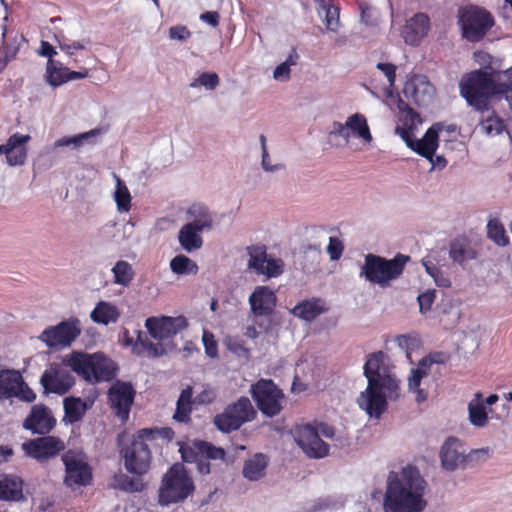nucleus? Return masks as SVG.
Masks as SVG:
<instances>
[{
    "label": "nucleus",
    "instance_id": "17",
    "mask_svg": "<svg viewBox=\"0 0 512 512\" xmlns=\"http://www.w3.org/2000/svg\"><path fill=\"white\" fill-rule=\"evenodd\" d=\"M248 267L259 275L276 278L283 274L285 264L281 258L268 255L264 246L248 248Z\"/></svg>",
    "mask_w": 512,
    "mask_h": 512
},
{
    "label": "nucleus",
    "instance_id": "62",
    "mask_svg": "<svg viewBox=\"0 0 512 512\" xmlns=\"http://www.w3.org/2000/svg\"><path fill=\"white\" fill-rule=\"evenodd\" d=\"M169 36L171 39L184 41L191 36V32L185 26H173L169 29Z\"/></svg>",
    "mask_w": 512,
    "mask_h": 512
},
{
    "label": "nucleus",
    "instance_id": "40",
    "mask_svg": "<svg viewBox=\"0 0 512 512\" xmlns=\"http://www.w3.org/2000/svg\"><path fill=\"white\" fill-rule=\"evenodd\" d=\"M493 87V96L506 94L512 90V67L489 74Z\"/></svg>",
    "mask_w": 512,
    "mask_h": 512
},
{
    "label": "nucleus",
    "instance_id": "24",
    "mask_svg": "<svg viewBox=\"0 0 512 512\" xmlns=\"http://www.w3.org/2000/svg\"><path fill=\"white\" fill-rule=\"evenodd\" d=\"M430 19L425 13H417L408 19L401 31L404 42L417 46L428 35Z\"/></svg>",
    "mask_w": 512,
    "mask_h": 512
},
{
    "label": "nucleus",
    "instance_id": "56",
    "mask_svg": "<svg viewBox=\"0 0 512 512\" xmlns=\"http://www.w3.org/2000/svg\"><path fill=\"white\" fill-rule=\"evenodd\" d=\"M14 397L21 401L32 403L36 399V394L22 379V383L19 385V388L16 389Z\"/></svg>",
    "mask_w": 512,
    "mask_h": 512
},
{
    "label": "nucleus",
    "instance_id": "61",
    "mask_svg": "<svg viewBox=\"0 0 512 512\" xmlns=\"http://www.w3.org/2000/svg\"><path fill=\"white\" fill-rule=\"evenodd\" d=\"M377 68L386 76L389 86L392 87L396 78V66L391 63H378Z\"/></svg>",
    "mask_w": 512,
    "mask_h": 512
},
{
    "label": "nucleus",
    "instance_id": "52",
    "mask_svg": "<svg viewBox=\"0 0 512 512\" xmlns=\"http://www.w3.org/2000/svg\"><path fill=\"white\" fill-rule=\"evenodd\" d=\"M219 84V77L216 73H202L192 83V87L203 86L208 90H213Z\"/></svg>",
    "mask_w": 512,
    "mask_h": 512
},
{
    "label": "nucleus",
    "instance_id": "3",
    "mask_svg": "<svg viewBox=\"0 0 512 512\" xmlns=\"http://www.w3.org/2000/svg\"><path fill=\"white\" fill-rule=\"evenodd\" d=\"M146 437H139V430L133 436L131 442L120 450L123 465L129 476L124 473L115 474L113 485L115 488L125 492H141L145 488L143 476L151 467L152 453L147 444Z\"/></svg>",
    "mask_w": 512,
    "mask_h": 512
},
{
    "label": "nucleus",
    "instance_id": "14",
    "mask_svg": "<svg viewBox=\"0 0 512 512\" xmlns=\"http://www.w3.org/2000/svg\"><path fill=\"white\" fill-rule=\"evenodd\" d=\"M251 392L259 410L264 415L273 417L281 411V401L284 395L272 380H259L252 385Z\"/></svg>",
    "mask_w": 512,
    "mask_h": 512
},
{
    "label": "nucleus",
    "instance_id": "53",
    "mask_svg": "<svg viewBox=\"0 0 512 512\" xmlns=\"http://www.w3.org/2000/svg\"><path fill=\"white\" fill-rule=\"evenodd\" d=\"M138 341L143 349L147 351L149 357H160L166 353V349L162 343H153L147 338L142 339L140 332L138 334Z\"/></svg>",
    "mask_w": 512,
    "mask_h": 512
},
{
    "label": "nucleus",
    "instance_id": "8",
    "mask_svg": "<svg viewBox=\"0 0 512 512\" xmlns=\"http://www.w3.org/2000/svg\"><path fill=\"white\" fill-rule=\"evenodd\" d=\"M179 452L186 463H194L197 471L206 475L212 471L214 462L224 460V448L210 442L195 439L191 443H181Z\"/></svg>",
    "mask_w": 512,
    "mask_h": 512
},
{
    "label": "nucleus",
    "instance_id": "12",
    "mask_svg": "<svg viewBox=\"0 0 512 512\" xmlns=\"http://www.w3.org/2000/svg\"><path fill=\"white\" fill-rule=\"evenodd\" d=\"M331 134L341 137L346 144H350L352 139H357L364 146H369L373 141L368 121L361 113L350 115L344 123L334 122Z\"/></svg>",
    "mask_w": 512,
    "mask_h": 512
},
{
    "label": "nucleus",
    "instance_id": "15",
    "mask_svg": "<svg viewBox=\"0 0 512 512\" xmlns=\"http://www.w3.org/2000/svg\"><path fill=\"white\" fill-rule=\"evenodd\" d=\"M21 448L27 457L43 463L59 455L66 445L59 437L47 434L23 442Z\"/></svg>",
    "mask_w": 512,
    "mask_h": 512
},
{
    "label": "nucleus",
    "instance_id": "4",
    "mask_svg": "<svg viewBox=\"0 0 512 512\" xmlns=\"http://www.w3.org/2000/svg\"><path fill=\"white\" fill-rule=\"evenodd\" d=\"M403 114L406 122L403 126L396 127V134L403 139L410 149L427 158L432 167H445L446 160L442 156L434 158L435 151L438 148L439 133L443 130L444 125L441 123L434 124L421 139H416L414 138L413 129L416 123L419 122L418 114L411 108H407Z\"/></svg>",
    "mask_w": 512,
    "mask_h": 512
},
{
    "label": "nucleus",
    "instance_id": "26",
    "mask_svg": "<svg viewBox=\"0 0 512 512\" xmlns=\"http://www.w3.org/2000/svg\"><path fill=\"white\" fill-rule=\"evenodd\" d=\"M256 414L250 400L240 398L236 403L226 408V433L238 429L243 423L251 421Z\"/></svg>",
    "mask_w": 512,
    "mask_h": 512
},
{
    "label": "nucleus",
    "instance_id": "31",
    "mask_svg": "<svg viewBox=\"0 0 512 512\" xmlns=\"http://www.w3.org/2000/svg\"><path fill=\"white\" fill-rule=\"evenodd\" d=\"M0 499L20 501L23 499V481L13 475L0 476Z\"/></svg>",
    "mask_w": 512,
    "mask_h": 512
},
{
    "label": "nucleus",
    "instance_id": "2",
    "mask_svg": "<svg viewBox=\"0 0 512 512\" xmlns=\"http://www.w3.org/2000/svg\"><path fill=\"white\" fill-rule=\"evenodd\" d=\"M427 487L425 479L412 466L391 474L383 496V512H424L428 505Z\"/></svg>",
    "mask_w": 512,
    "mask_h": 512
},
{
    "label": "nucleus",
    "instance_id": "35",
    "mask_svg": "<svg viewBox=\"0 0 512 512\" xmlns=\"http://www.w3.org/2000/svg\"><path fill=\"white\" fill-rule=\"evenodd\" d=\"M22 383V375L15 370L0 371V400L13 398L15 391Z\"/></svg>",
    "mask_w": 512,
    "mask_h": 512
},
{
    "label": "nucleus",
    "instance_id": "23",
    "mask_svg": "<svg viewBox=\"0 0 512 512\" xmlns=\"http://www.w3.org/2000/svg\"><path fill=\"white\" fill-rule=\"evenodd\" d=\"M440 459L442 467L447 471H454L464 466L468 461V455L465 454L462 442L455 438L449 437L441 447Z\"/></svg>",
    "mask_w": 512,
    "mask_h": 512
},
{
    "label": "nucleus",
    "instance_id": "63",
    "mask_svg": "<svg viewBox=\"0 0 512 512\" xmlns=\"http://www.w3.org/2000/svg\"><path fill=\"white\" fill-rule=\"evenodd\" d=\"M64 72L67 73V77L62 79L58 78L55 82L56 84H63L70 80L84 79L88 76V70L85 68L80 71H71L67 68Z\"/></svg>",
    "mask_w": 512,
    "mask_h": 512
},
{
    "label": "nucleus",
    "instance_id": "7",
    "mask_svg": "<svg viewBox=\"0 0 512 512\" xmlns=\"http://www.w3.org/2000/svg\"><path fill=\"white\" fill-rule=\"evenodd\" d=\"M194 491V484L181 464H174L163 477L159 489V503L168 505L181 502Z\"/></svg>",
    "mask_w": 512,
    "mask_h": 512
},
{
    "label": "nucleus",
    "instance_id": "34",
    "mask_svg": "<svg viewBox=\"0 0 512 512\" xmlns=\"http://www.w3.org/2000/svg\"><path fill=\"white\" fill-rule=\"evenodd\" d=\"M63 408L64 420L74 424L82 420L89 407L80 397L69 396L64 398Z\"/></svg>",
    "mask_w": 512,
    "mask_h": 512
},
{
    "label": "nucleus",
    "instance_id": "32",
    "mask_svg": "<svg viewBox=\"0 0 512 512\" xmlns=\"http://www.w3.org/2000/svg\"><path fill=\"white\" fill-rule=\"evenodd\" d=\"M194 404L196 403L193 400V389L191 386H187L181 391L176 402L173 419L179 423L189 424L191 422V412Z\"/></svg>",
    "mask_w": 512,
    "mask_h": 512
},
{
    "label": "nucleus",
    "instance_id": "36",
    "mask_svg": "<svg viewBox=\"0 0 512 512\" xmlns=\"http://www.w3.org/2000/svg\"><path fill=\"white\" fill-rule=\"evenodd\" d=\"M90 317L93 322L103 325L115 323L120 317V311L117 306L106 302L99 301L92 310Z\"/></svg>",
    "mask_w": 512,
    "mask_h": 512
},
{
    "label": "nucleus",
    "instance_id": "25",
    "mask_svg": "<svg viewBox=\"0 0 512 512\" xmlns=\"http://www.w3.org/2000/svg\"><path fill=\"white\" fill-rule=\"evenodd\" d=\"M403 93L419 105H426L434 95V87L424 75H414L404 85Z\"/></svg>",
    "mask_w": 512,
    "mask_h": 512
},
{
    "label": "nucleus",
    "instance_id": "27",
    "mask_svg": "<svg viewBox=\"0 0 512 512\" xmlns=\"http://www.w3.org/2000/svg\"><path fill=\"white\" fill-rule=\"evenodd\" d=\"M29 140V135L15 133L8 138L6 144L0 145V154L6 155L9 165H22L27 157V148L25 145Z\"/></svg>",
    "mask_w": 512,
    "mask_h": 512
},
{
    "label": "nucleus",
    "instance_id": "45",
    "mask_svg": "<svg viewBox=\"0 0 512 512\" xmlns=\"http://www.w3.org/2000/svg\"><path fill=\"white\" fill-rule=\"evenodd\" d=\"M114 199L117 209L120 212H129L131 209V195L126 184L120 179L116 178V189L114 192Z\"/></svg>",
    "mask_w": 512,
    "mask_h": 512
},
{
    "label": "nucleus",
    "instance_id": "19",
    "mask_svg": "<svg viewBox=\"0 0 512 512\" xmlns=\"http://www.w3.org/2000/svg\"><path fill=\"white\" fill-rule=\"evenodd\" d=\"M294 438L297 445L310 458H324L329 454V445L320 438L319 432L311 425L297 427Z\"/></svg>",
    "mask_w": 512,
    "mask_h": 512
},
{
    "label": "nucleus",
    "instance_id": "60",
    "mask_svg": "<svg viewBox=\"0 0 512 512\" xmlns=\"http://www.w3.org/2000/svg\"><path fill=\"white\" fill-rule=\"evenodd\" d=\"M203 344L205 347V352L209 357H215L217 355V343L214 340L213 334L204 331Z\"/></svg>",
    "mask_w": 512,
    "mask_h": 512
},
{
    "label": "nucleus",
    "instance_id": "6",
    "mask_svg": "<svg viewBox=\"0 0 512 512\" xmlns=\"http://www.w3.org/2000/svg\"><path fill=\"white\" fill-rule=\"evenodd\" d=\"M407 261L408 257L404 255H397L391 260H386L380 256L367 254L361 267L360 277L381 287H387L391 281L401 275Z\"/></svg>",
    "mask_w": 512,
    "mask_h": 512
},
{
    "label": "nucleus",
    "instance_id": "22",
    "mask_svg": "<svg viewBox=\"0 0 512 512\" xmlns=\"http://www.w3.org/2000/svg\"><path fill=\"white\" fill-rule=\"evenodd\" d=\"M40 383L45 392L64 395L74 386L75 379L68 370L51 365L43 372Z\"/></svg>",
    "mask_w": 512,
    "mask_h": 512
},
{
    "label": "nucleus",
    "instance_id": "29",
    "mask_svg": "<svg viewBox=\"0 0 512 512\" xmlns=\"http://www.w3.org/2000/svg\"><path fill=\"white\" fill-rule=\"evenodd\" d=\"M250 306L255 315L263 316L272 312L275 303V293L266 286H258L249 298Z\"/></svg>",
    "mask_w": 512,
    "mask_h": 512
},
{
    "label": "nucleus",
    "instance_id": "50",
    "mask_svg": "<svg viewBox=\"0 0 512 512\" xmlns=\"http://www.w3.org/2000/svg\"><path fill=\"white\" fill-rule=\"evenodd\" d=\"M175 433L170 427L163 428H143L139 430V437H146L148 441L155 440L157 438H163L168 442L172 441Z\"/></svg>",
    "mask_w": 512,
    "mask_h": 512
},
{
    "label": "nucleus",
    "instance_id": "46",
    "mask_svg": "<svg viewBox=\"0 0 512 512\" xmlns=\"http://www.w3.org/2000/svg\"><path fill=\"white\" fill-rule=\"evenodd\" d=\"M112 272L114 274V282L123 286L129 285L134 276L132 266L122 260L115 264Z\"/></svg>",
    "mask_w": 512,
    "mask_h": 512
},
{
    "label": "nucleus",
    "instance_id": "16",
    "mask_svg": "<svg viewBox=\"0 0 512 512\" xmlns=\"http://www.w3.org/2000/svg\"><path fill=\"white\" fill-rule=\"evenodd\" d=\"M136 391L129 382L117 380L108 390V404L121 422L125 423L129 419L131 406L134 403Z\"/></svg>",
    "mask_w": 512,
    "mask_h": 512
},
{
    "label": "nucleus",
    "instance_id": "18",
    "mask_svg": "<svg viewBox=\"0 0 512 512\" xmlns=\"http://www.w3.org/2000/svg\"><path fill=\"white\" fill-rule=\"evenodd\" d=\"M188 326L184 316L149 317L145 321V327L150 336L158 341L172 339Z\"/></svg>",
    "mask_w": 512,
    "mask_h": 512
},
{
    "label": "nucleus",
    "instance_id": "43",
    "mask_svg": "<svg viewBox=\"0 0 512 512\" xmlns=\"http://www.w3.org/2000/svg\"><path fill=\"white\" fill-rule=\"evenodd\" d=\"M321 7L319 15L324 17L326 28L329 31H336L339 25V10L337 7L331 5L330 0H320Z\"/></svg>",
    "mask_w": 512,
    "mask_h": 512
},
{
    "label": "nucleus",
    "instance_id": "44",
    "mask_svg": "<svg viewBox=\"0 0 512 512\" xmlns=\"http://www.w3.org/2000/svg\"><path fill=\"white\" fill-rule=\"evenodd\" d=\"M449 255L450 258L457 263H463L475 257L474 251L469 248L464 239H456L451 243Z\"/></svg>",
    "mask_w": 512,
    "mask_h": 512
},
{
    "label": "nucleus",
    "instance_id": "33",
    "mask_svg": "<svg viewBox=\"0 0 512 512\" xmlns=\"http://www.w3.org/2000/svg\"><path fill=\"white\" fill-rule=\"evenodd\" d=\"M269 459L262 453H257L248 459L243 466V476L249 481H258L266 474Z\"/></svg>",
    "mask_w": 512,
    "mask_h": 512
},
{
    "label": "nucleus",
    "instance_id": "59",
    "mask_svg": "<svg viewBox=\"0 0 512 512\" xmlns=\"http://www.w3.org/2000/svg\"><path fill=\"white\" fill-rule=\"evenodd\" d=\"M216 399V392L213 388L206 386L204 389L196 395L193 399L196 404L207 405L212 403Z\"/></svg>",
    "mask_w": 512,
    "mask_h": 512
},
{
    "label": "nucleus",
    "instance_id": "30",
    "mask_svg": "<svg viewBox=\"0 0 512 512\" xmlns=\"http://www.w3.org/2000/svg\"><path fill=\"white\" fill-rule=\"evenodd\" d=\"M327 310L328 306L323 299L310 298L299 302L291 312L294 316L304 321L311 322Z\"/></svg>",
    "mask_w": 512,
    "mask_h": 512
},
{
    "label": "nucleus",
    "instance_id": "54",
    "mask_svg": "<svg viewBox=\"0 0 512 512\" xmlns=\"http://www.w3.org/2000/svg\"><path fill=\"white\" fill-rule=\"evenodd\" d=\"M227 348L237 357L247 360L249 358V349L245 346L242 339L230 338L226 342Z\"/></svg>",
    "mask_w": 512,
    "mask_h": 512
},
{
    "label": "nucleus",
    "instance_id": "55",
    "mask_svg": "<svg viewBox=\"0 0 512 512\" xmlns=\"http://www.w3.org/2000/svg\"><path fill=\"white\" fill-rule=\"evenodd\" d=\"M344 251V245L342 241L337 237H330L329 243L327 246V253L330 257V260L337 261L342 256Z\"/></svg>",
    "mask_w": 512,
    "mask_h": 512
},
{
    "label": "nucleus",
    "instance_id": "9",
    "mask_svg": "<svg viewBox=\"0 0 512 512\" xmlns=\"http://www.w3.org/2000/svg\"><path fill=\"white\" fill-rule=\"evenodd\" d=\"M493 92L489 74L480 70L471 72L460 82L461 95L480 111L487 109L488 98L493 96Z\"/></svg>",
    "mask_w": 512,
    "mask_h": 512
},
{
    "label": "nucleus",
    "instance_id": "13",
    "mask_svg": "<svg viewBox=\"0 0 512 512\" xmlns=\"http://www.w3.org/2000/svg\"><path fill=\"white\" fill-rule=\"evenodd\" d=\"M81 334L80 321L70 318L61 321L55 326L47 327L39 336V339L49 348L69 347Z\"/></svg>",
    "mask_w": 512,
    "mask_h": 512
},
{
    "label": "nucleus",
    "instance_id": "51",
    "mask_svg": "<svg viewBox=\"0 0 512 512\" xmlns=\"http://www.w3.org/2000/svg\"><path fill=\"white\" fill-rule=\"evenodd\" d=\"M260 141H261V146H262L261 165H262L263 170L266 172H269V173H275V172L282 170L284 168L283 164H281L279 162L274 163L272 161V159L267 151V148H266V139L263 135L260 137Z\"/></svg>",
    "mask_w": 512,
    "mask_h": 512
},
{
    "label": "nucleus",
    "instance_id": "1",
    "mask_svg": "<svg viewBox=\"0 0 512 512\" xmlns=\"http://www.w3.org/2000/svg\"><path fill=\"white\" fill-rule=\"evenodd\" d=\"M363 375L367 386L359 393L356 403L369 418L379 420L387 411L389 403L401 397V379L388 355L382 351L366 356Z\"/></svg>",
    "mask_w": 512,
    "mask_h": 512
},
{
    "label": "nucleus",
    "instance_id": "37",
    "mask_svg": "<svg viewBox=\"0 0 512 512\" xmlns=\"http://www.w3.org/2000/svg\"><path fill=\"white\" fill-rule=\"evenodd\" d=\"M201 233L202 232L192 226V224H185L178 234V240L181 247L187 252L200 249L203 244Z\"/></svg>",
    "mask_w": 512,
    "mask_h": 512
},
{
    "label": "nucleus",
    "instance_id": "21",
    "mask_svg": "<svg viewBox=\"0 0 512 512\" xmlns=\"http://www.w3.org/2000/svg\"><path fill=\"white\" fill-rule=\"evenodd\" d=\"M499 400L497 394H490L484 398L481 392L473 394L468 402V419L472 426L484 428L489 424V414L492 413V406Z\"/></svg>",
    "mask_w": 512,
    "mask_h": 512
},
{
    "label": "nucleus",
    "instance_id": "20",
    "mask_svg": "<svg viewBox=\"0 0 512 512\" xmlns=\"http://www.w3.org/2000/svg\"><path fill=\"white\" fill-rule=\"evenodd\" d=\"M56 424L57 420L48 406L35 404L23 420L22 427L32 434L47 435L55 428Z\"/></svg>",
    "mask_w": 512,
    "mask_h": 512
},
{
    "label": "nucleus",
    "instance_id": "5",
    "mask_svg": "<svg viewBox=\"0 0 512 512\" xmlns=\"http://www.w3.org/2000/svg\"><path fill=\"white\" fill-rule=\"evenodd\" d=\"M64 363L84 380L91 383L109 382L117 376L118 366L101 353L73 351Z\"/></svg>",
    "mask_w": 512,
    "mask_h": 512
},
{
    "label": "nucleus",
    "instance_id": "48",
    "mask_svg": "<svg viewBox=\"0 0 512 512\" xmlns=\"http://www.w3.org/2000/svg\"><path fill=\"white\" fill-rule=\"evenodd\" d=\"M98 134H100V129L96 128V129H92L88 132L81 133V134H78L75 136H71V137L65 136V137L58 139L55 142V146L56 147H64V146L74 145L76 147H79L83 144L84 141H87L90 138L95 137Z\"/></svg>",
    "mask_w": 512,
    "mask_h": 512
},
{
    "label": "nucleus",
    "instance_id": "38",
    "mask_svg": "<svg viewBox=\"0 0 512 512\" xmlns=\"http://www.w3.org/2000/svg\"><path fill=\"white\" fill-rule=\"evenodd\" d=\"M299 61V55L295 48H292L286 59L277 65L273 71V79L276 82L286 83L291 79V68L296 66Z\"/></svg>",
    "mask_w": 512,
    "mask_h": 512
},
{
    "label": "nucleus",
    "instance_id": "58",
    "mask_svg": "<svg viewBox=\"0 0 512 512\" xmlns=\"http://www.w3.org/2000/svg\"><path fill=\"white\" fill-rule=\"evenodd\" d=\"M66 69L67 67L57 68L56 66H54L53 61H50V65H48L47 67L48 82L52 86H59L60 84H56L55 82L58 78L62 79L67 77V73L64 72V70Z\"/></svg>",
    "mask_w": 512,
    "mask_h": 512
},
{
    "label": "nucleus",
    "instance_id": "10",
    "mask_svg": "<svg viewBox=\"0 0 512 512\" xmlns=\"http://www.w3.org/2000/svg\"><path fill=\"white\" fill-rule=\"evenodd\" d=\"M459 24L463 37L471 42H477L493 26L494 20L487 10L469 6L459 11Z\"/></svg>",
    "mask_w": 512,
    "mask_h": 512
},
{
    "label": "nucleus",
    "instance_id": "64",
    "mask_svg": "<svg viewBox=\"0 0 512 512\" xmlns=\"http://www.w3.org/2000/svg\"><path fill=\"white\" fill-rule=\"evenodd\" d=\"M468 455V461H478L481 459H487L491 455V449L489 447H483L470 451Z\"/></svg>",
    "mask_w": 512,
    "mask_h": 512
},
{
    "label": "nucleus",
    "instance_id": "47",
    "mask_svg": "<svg viewBox=\"0 0 512 512\" xmlns=\"http://www.w3.org/2000/svg\"><path fill=\"white\" fill-rule=\"evenodd\" d=\"M480 129L488 136H495L503 131L504 123L499 117L491 114L481 120Z\"/></svg>",
    "mask_w": 512,
    "mask_h": 512
},
{
    "label": "nucleus",
    "instance_id": "28",
    "mask_svg": "<svg viewBox=\"0 0 512 512\" xmlns=\"http://www.w3.org/2000/svg\"><path fill=\"white\" fill-rule=\"evenodd\" d=\"M438 362L435 356L425 357L419 361L416 368L411 370V374L408 378V389L416 394L415 400L417 403L426 401L427 392L420 388V384L422 379L429 375L432 364Z\"/></svg>",
    "mask_w": 512,
    "mask_h": 512
},
{
    "label": "nucleus",
    "instance_id": "42",
    "mask_svg": "<svg viewBox=\"0 0 512 512\" xmlns=\"http://www.w3.org/2000/svg\"><path fill=\"white\" fill-rule=\"evenodd\" d=\"M422 264L426 270V273L434 280V283L441 288H448L451 286V280L449 275L438 268L430 257H426L422 260Z\"/></svg>",
    "mask_w": 512,
    "mask_h": 512
},
{
    "label": "nucleus",
    "instance_id": "11",
    "mask_svg": "<svg viewBox=\"0 0 512 512\" xmlns=\"http://www.w3.org/2000/svg\"><path fill=\"white\" fill-rule=\"evenodd\" d=\"M61 459L65 466L64 484L67 487L73 488L91 484L93 479L92 468L82 452L71 449L66 451Z\"/></svg>",
    "mask_w": 512,
    "mask_h": 512
},
{
    "label": "nucleus",
    "instance_id": "41",
    "mask_svg": "<svg viewBox=\"0 0 512 512\" xmlns=\"http://www.w3.org/2000/svg\"><path fill=\"white\" fill-rule=\"evenodd\" d=\"M170 269L177 275H196L198 273V265L189 257L180 254L170 261Z\"/></svg>",
    "mask_w": 512,
    "mask_h": 512
},
{
    "label": "nucleus",
    "instance_id": "57",
    "mask_svg": "<svg viewBox=\"0 0 512 512\" xmlns=\"http://www.w3.org/2000/svg\"><path fill=\"white\" fill-rule=\"evenodd\" d=\"M417 300L419 303L420 312L426 313L427 311H429L431 309V306L435 300V291L427 290V291L421 293L417 297Z\"/></svg>",
    "mask_w": 512,
    "mask_h": 512
},
{
    "label": "nucleus",
    "instance_id": "49",
    "mask_svg": "<svg viewBox=\"0 0 512 512\" xmlns=\"http://www.w3.org/2000/svg\"><path fill=\"white\" fill-rule=\"evenodd\" d=\"M488 237L499 246H506L508 238L503 225L497 220H490L487 225Z\"/></svg>",
    "mask_w": 512,
    "mask_h": 512
},
{
    "label": "nucleus",
    "instance_id": "39",
    "mask_svg": "<svg viewBox=\"0 0 512 512\" xmlns=\"http://www.w3.org/2000/svg\"><path fill=\"white\" fill-rule=\"evenodd\" d=\"M187 213L193 218L192 224L196 229L201 232L204 229L212 227L213 219L208 208L202 204H193L189 207Z\"/></svg>",
    "mask_w": 512,
    "mask_h": 512
}]
</instances>
